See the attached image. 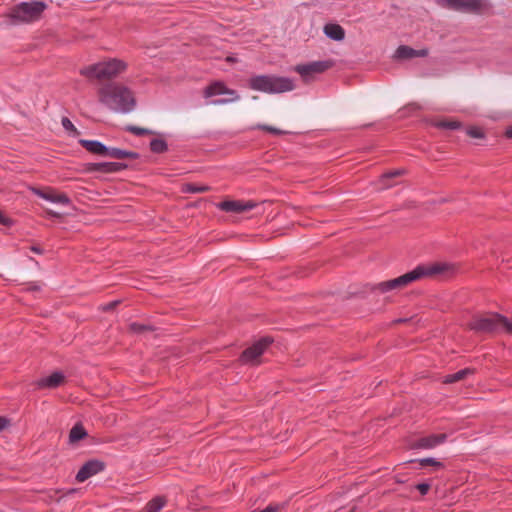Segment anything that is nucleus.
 <instances>
[{
  "instance_id": "2f4dec72",
  "label": "nucleus",
  "mask_w": 512,
  "mask_h": 512,
  "mask_svg": "<svg viewBox=\"0 0 512 512\" xmlns=\"http://www.w3.org/2000/svg\"><path fill=\"white\" fill-rule=\"evenodd\" d=\"M467 134L473 138H482L483 137V133L481 131V129L477 128V127H471L467 130Z\"/></svg>"
},
{
  "instance_id": "c9c22d12",
  "label": "nucleus",
  "mask_w": 512,
  "mask_h": 512,
  "mask_svg": "<svg viewBox=\"0 0 512 512\" xmlns=\"http://www.w3.org/2000/svg\"><path fill=\"white\" fill-rule=\"evenodd\" d=\"M0 224L9 226L11 224V220L4 216L2 212L0 211Z\"/></svg>"
},
{
  "instance_id": "412c9836",
  "label": "nucleus",
  "mask_w": 512,
  "mask_h": 512,
  "mask_svg": "<svg viewBox=\"0 0 512 512\" xmlns=\"http://www.w3.org/2000/svg\"><path fill=\"white\" fill-rule=\"evenodd\" d=\"M473 372H474V370L471 368H464V369L457 371L456 373L449 374V375L445 376L443 382L446 384L458 382V381L466 378L468 375L473 374Z\"/></svg>"
},
{
  "instance_id": "4468645a",
  "label": "nucleus",
  "mask_w": 512,
  "mask_h": 512,
  "mask_svg": "<svg viewBox=\"0 0 512 512\" xmlns=\"http://www.w3.org/2000/svg\"><path fill=\"white\" fill-rule=\"evenodd\" d=\"M65 379V375L61 371H55L51 375L42 377L36 381V386L40 389L43 388H57L59 387Z\"/></svg>"
},
{
  "instance_id": "cd10ccee",
  "label": "nucleus",
  "mask_w": 512,
  "mask_h": 512,
  "mask_svg": "<svg viewBox=\"0 0 512 512\" xmlns=\"http://www.w3.org/2000/svg\"><path fill=\"white\" fill-rule=\"evenodd\" d=\"M254 128L267 131V132H269L271 134H274V135L286 134V131H283V130H281L279 128H276V127H273V126H270V125H265V124H258Z\"/></svg>"
},
{
  "instance_id": "c756f323",
  "label": "nucleus",
  "mask_w": 512,
  "mask_h": 512,
  "mask_svg": "<svg viewBox=\"0 0 512 512\" xmlns=\"http://www.w3.org/2000/svg\"><path fill=\"white\" fill-rule=\"evenodd\" d=\"M127 130L130 131L131 133H133L134 135H137V136H142V135H145V134H152L153 133L149 129L141 128V127H137V126H129L127 128Z\"/></svg>"
},
{
  "instance_id": "b1692460",
  "label": "nucleus",
  "mask_w": 512,
  "mask_h": 512,
  "mask_svg": "<svg viewBox=\"0 0 512 512\" xmlns=\"http://www.w3.org/2000/svg\"><path fill=\"white\" fill-rule=\"evenodd\" d=\"M86 435H87V432L84 429V427L82 426V424L77 423L70 430L69 440L71 443H75V442H78V441L82 440L83 438H85Z\"/></svg>"
},
{
  "instance_id": "4be33fe9",
  "label": "nucleus",
  "mask_w": 512,
  "mask_h": 512,
  "mask_svg": "<svg viewBox=\"0 0 512 512\" xmlns=\"http://www.w3.org/2000/svg\"><path fill=\"white\" fill-rule=\"evenodd\" d=\"M402 174H404L403 169H395V170H392V171H389V172L383 174L379 179V188L380 189L389 188L391 186V184L388 182V180L398 177Z\"/></svg>"
},
{
  "instance_id": "e433bc0d",
  "label": "nucleus",
  "mask_w": 512,
  "mask_h": 512,
  "mask_svg": "<svg viewBox=\"0 0 512 512\" xmlns=\"http://www.w3.org/2000/svg\"><path fill=\"white\" fill-rule=\"evenodd\" d=\"M117 304V302H110L109 304H107L105 307H104V310H111L115 307V305Z\"/></svg>"
},
{
  "instance_id": "a878e982",
  "label": "nucleus",
  "mask_w": 512,
  "mask_h": 512,
  "mask_svg": "<svg viewBox=\"0 0 512 512\" xmlns=\"http://www.w3.org/2000/svg\"><path fill=\"white\" fill-rule=\"evenodd\" d=\"M129 328L132 332L134 333H137V334H142L146 331H151L152 330V327L149 326V325H145V324H141V323H137V322H133L129 325Z\"/></svg>"
},
{
  "instance_id": "5701e85b",
  "label": "nucleus",
  "mask_w": 512,
  "mask_h": 512,
  "mask_svg": "<svg viewBox=\"0 0 512 512\" xmlns=\"http://www.w3.org/2000/svg\"><path fill=\"white\" fill-rule=\"evenodd\" d=\"M165 499L163 497L157 496L150 500L143 509V512H160L161 509L165 506Z\"/></svg>"
},
{
  "instance_id": "393cba45",
  "label": "nucleus",
  "mask_w": 512,
  "mask_h": 512,
  "mask_svg": "<svg viewBox=\"0 0 512 512\" xmlns=\"http://www.w3.org/2000/svg\"><path fill=\"white\" fill-rule=\"evenodd\" d=\"M150 150L154 153H164L168 150L167 142L160 138L152 139L150 141Z\"/></svg>"
},
{
  "instance_id": "20e7f679",
  "label": "nucleus",
  "mask_w": 512,
  "mask_h": 512,
  "mask_svg": "<svg viewBox=\"0 0 512 512\" xmlns=\"http://www.w3.org/2000/svg\"><path fill=\"white\" fill-rule=\"evenodd\" d=\"M469 328L476 332L505 331L512 334V321L498 313L475 316L469 323Z\"/></svg>"
},
{
  "instance_id": "a211bd4d",
  "label": "nucleus",
  "mask_w": 512,
  "mask_h": 512,
  "mask_svg": "<svg viewBox=\"0 0 512 512\" xmlns=\"http://www.w3.org/2000/svg\"><path fill=\"white\" fill-rule=\"evenodd\" d=\"M79 143L87 151H89V152H91L93 154L105 156L106 152L108 151V146L104 145L102 142L97 141V140H85V139H82V140L79 141Z\"/></svg>"
},
{
  "instance_id": "bb28decb",
  "label": "nucleus",
  "mask_w": 512,
  "mask_h": 512,
  "mask_svg": "<svg viewBox=\"0 0 512 512\" xmlns=\"http://www.w3.org/2000/svg\"><path fill=\"white\" fill-rule=\"evenodd\" d=\"M210 187L206 185L187 184L185 191L189 193H203L209 191Z\"/></svg>"
},
{
  "instance_id": "423d86ee",
  "label": "nucleus",
  "mask_w": 512,
  "mask_h": 512,
  "mask_svg": "<svg viewBox=\"0 0 512 512\" xmlns=\"http://www.w3.org/2000/svg\"><path fill=\"white\" fill-rule=\"evenodd\" d=\"M126 68V64L117 59H111L107 62H100L81 69V74L93 79H109L115 77Z\"/></svg>"
},
{
  "instance_id": "ea45409f",
  "label": "nucleus",
  "mask_w": 512,
  "mask_h": 512,
  "mask_svg": "<svg viewBox=\"0 0 512 512\" xmlns=\"http://www.w3.org/2000/svg\"><path fill=\"white\" fill-rule=\"evenodd\" d=\"M39 289V286L36 285V284H33L29 287V290H38Z\"/></svg>"
},
{
  "instance_id": "6e6552de",
  "label": "nucleus",
  "mask_w": 512,
  "mask_h": 512,
  "mask_svg": "<svg viewBox=\"0 0 512 512\" xmlns=\"http://www.w3.org/2000/svg\"><path fill=\"white\" fill-rule=\"evenodd\" d=\"M441 6L461 12H478L485 6V0H438Z\"/></svg>"
},
{
  "instance_id": "72a5a7b5",
  "label": "nucleus",
  "mask_w": 512,
  "mask_h": 512,
  "mask_svg": "<svg viewBox=\"0 0 512 512\" xmlns=\"http://www.w3.org/2000/svg\"><path fill=\"white\" fill-rule=\"evenodd\" d=\"M62 125L65 130H75L73 123L66 117L62 119Z\"/></svg>"
},
{
  "instance_id": "ddd939ff",
  "label": "nucleus",
  "mask_w": 512,
  "mask_h": 512,
  "mask_svg": "<svg viewBox=\"0 0 512 512\" xmlns=\"http://www.w3.org/2000/svg\"><path fill=\"white\" fill-rule=\"evenodd\" d=\"M127 168L126 164L119 162H97L89 164V171L101 173H115Z\"/></svg>"
},
{
  "instance_id": "4c0bfd02",
  "label": "nucleus",
  "mask_w": 512,
  "mask_h": 512,
  "mask_svg": "<svg viewBox=\"0 0 512 512\" xmlns=\"http://www.w3.org/2000/svg\"><path fill=\"white\" fill-rule=\"evenodd\" d=\"M31 250H32L33 252L37 253V254H41V253H42L41 248H40V247H38V246H32V247H31Z\"/></svg>"
},
{
  "instance_id": "f257e3e1",
  "label": "nucleus",
  "mask_w": 512,
  "mask_h": 512,
  "mask_svg": "<svg viewBox=\"0 0 512 512\" xmlns=\"http://www.w3.org/2000/svg\"><path fill=\"white\" fill-rule=\"evenodd\" d=\"M101 103L117 113H130L136 106V100L132 91L126 86L111 83L102 87L99 91Z\"/></svg>"
},
{
  "instance_id": "c85d7f7f",
  "label": "nucleus",
  "mask_w": 512,
  "mask_h": 512,
  "mask_svg": "<svg viewBox=\"0 0 512 512\" xmlns=\"http://www.w3.org/2000/svg\"><path fill=\"white\" fill-rule=\"evenodd\" d=\"M437 126L449 130H456L460 127V123L457 121H441L437 124Z\"/></svg>"
},
{
  "instance_id": "2eb2a0df",
  "label": "nucleus",
  "mask_w": 512,
  "mask_h": 512,
  "mask_svg": "<svg viewBox=\"0 0 512 512\" xmlns=\"http://www.w3.org/2000/svg\"><path fill=\"white\" fill-rule=\"evenodd\" d=\"M446 440L445 434H439V435H429L426 437H422L415 443L416 448H422V449H432L439 444L443 443Z\"/></svg>"
},
{
  "instance_id": "39448f33",
  "label": "nucleus",
  "mask_w": 512,
  "mask_h": 512,
  "mask_svg": "<svg viewBox=\"0 0 512 512\" xmlns=\"http://www.w3.org/2000/svg\"><path fill=\"white\" fill-rule=\"evenodd\" d=\"M46 7L42 1L21 2L9 10L8 18L12 24L33 22L41 17Z\"/></svg>"
},
{
  "instance_id": "0eeeda50",
  "label": "nucleus",
  "mask_w": 512,
  "mask_h": 512,
  "mask_svg": "<svg viewBox=\"0 0 512 512\" xmlns=\"http://www.w3.org/2000/svg\"><path fill=\"white\" fill-rule=\"evenodd\" d=\"M215 96H223L222 98L212 99L208 102L210 105H226L237 102L240 95L236 90L228 88L223 82L215 81L207 86L204 90L205 98H212Z\"/></svg>"
},
{
  "instance_id": "58836bf2",
  "label": "nucleus",
  "mask_w": 512,
  "mask_h": 512,
  "mask_svg": "<svg viewBox=\"0 0 512 512\" xmlns=\"http://www.w3.org/2000/svg\"><path fill=\"white\" fill-rule=\"evenodd\" d=\"M506 136H507L508 138H512V128H508V129L506 130Z\"/></svg>"
},
{
  "instance_id": "dca6fc26",
  "label": "nucleus",
  "mask_w": 512,
  "mask_h": 512,
  "mask_svg": "<svg viewBox=\"0 0 512 512\" xmlns=\"http://www.w3.org/2000/svg\"><path fill=\"white\" fill-rule=\"evenodd\" d=\"M35 194L38 195L40 198L45 199L51 203L61 204L64 206H67L70 204V199L65 194H57L54 192H44L41 190H36Z\"/></svg>"
},
{
  "instance_id": "9d476101",
  "label": "nucleus",
  "mask_w": 512,
  "mask_h": 512,
  "mask_svg": "<svg viewBox=\"0 0 512 512\" xmlns=\"http://www.w3.org/2000/svg\"><path fill=\"white\" fill-rule=\"evenodd\" d=\"M329 67L330 64L327 61H316L308 64L297 65L295 67V71L299 73L305 81H307L312 75L322 73Z\"/></svg>"
},
{
  "instance_id": "f8f14e48",
  "label": "nucleus",
  "mask_w": 512,
  "mask_h": 512,
  "mask_svg": "<svg viewBox=\"0 0 512 512\" xmlns=\"http://www.w3.org/2000/svg\"><path fill=\"white\" fill-rule=\"evenodd\" d=\"M256 203L253 201L229 200L219 204V208L225 212H244L253 209Z\"/></svg>"
},
{
  "instance_id": "1a4fd4ad",
  "label": "nucleus",
  "mask_w": 512,
  "mask_h": 512,
  "mask_svg": "<svg viewBox=\"0 0 512 512\" xmlns=\"http://www.w3.org/2000/svg\"><path fill=\"white\" fill-rule=\"evenodd\" d=\"M270 343L271 340L267 337L257 341L243 351L241 361L246 364H257L258 358L264 353Z\"/></svg>"
},
{
  "instance_id": "f3484780",
  "label": "nucleus",
  "mask_w": 512,
  "mask_h": 512,
  "mask_svg": "<svg viewBox=\"0 0 512 512\" xmlns=\"http://www.w3.org/2000/svg\"><path fill=\"white\" fill-rule=\"evenodd\" d=\"M427 55V50H415L411 47L401 45L395 52V57L398 59H411L414 57H423Z\"/></svg>"
},
{
  "instance_id": "9b49d317",
  "label": "nucleus",
  "mask_w": 512,
  "mask_h": 512,
  "mask_svg": "<svg viewBox=\"0 0 512 512\" xmlns=\"http://www.w3.org/2000/svg\"><path fill=\"white\" fill-rule=\"evenodd\" d=\"M104 470V463L99 460L87 461L77 472L76 480L78 482H84L90 477L98 474Z\"/></svg>"
},
{
  "instance_id": "473e14b6",
  "label": "nucleus",
  "mask_w": 512,
  "mask_h": 512,
  "mask_svg": "<svg viewBox=\"0 0 512 512\" xmlns=\"http://www.w3.org/2000/svg\"><path fill=\"white\" fill-rule=\"evenodd\" d=\"M416 488L422 495H426L430 489V485L428 483H420Z\"/></svg>"
},
{
  "instance_id": "7c9ffc66",
  "label": "nucleus",
  "mask_w": 512,
  "mask_h": 512,
  "mask_svg": "<svg viewBox=\"0 0 512 512\" xmlns=\"http://www.w3.org/2000/svg\"><path fill=\"white\" fill-rule=\"evenodd\" d=\"M420 465L421 466L431 465V466H435V467H442V463L437 461L435 458H432V457L421 459L420 460Z\"/></svg>"
},
{
  "instance_id": "f704fd0d",
  "label": "nucleus",
  "mask_w": 512,
  "mask_h": 512,
  "mask_svg": "<svg viewBox=\"0 0 512 512\" xmlns=\"http://www.w3.org/2000/svg\"><path fill=\"white\" fill-rule=\"evenodd\" d=\"M10 421L6 417L0 416V431L5 429L9 425Z\"/></svg>"
},
{
  "instance_id": "6ab92c4d",
  "label": "nucleus",
  "mask_w": 512,
  "mask_h": 512,
  "mask_svg": "<svg viewBox=\"0 0 512 512\" xmlns=\"http://www.w3.org/2000/svg\"><path fill=\"white\" fill-rule=\"evenodd\" d=\"M107 157L114 158V159H125V158H131V159H137L139 158V154L137 152L124 150L120 148L115 147H108V151L106 152Z\"/></svg>"
},
{
  "instance_id": "f03ea898",
  "label": "nucleus",
  "mask_w": 512,
  "mask_h": 512,
  "mask_svg": "<svg viewBox=\"0 0 512 512\" xmlns=\"http://www.w3.org/2000/svg\"><path fill=\"white\" fill-rule=\"evenodd\" d=\"M446 269L447 265L442 263L419 265L412 271H409L397 278L378 283L375 286V290H378L381 293H386L392 290H398L422 277L441 274Z\"/></svg>"
},
{
  "instance_id": "7ed1b4c3",
  "label": "nucleus",
  "mask_w": 512,
  "mask_h": 512,
  "mask_svg": "<svg viewBox=\"0 0 512 512\" xmlns=\"http://www.w3.org/2000/svg\"><path fill=\"white\" fill-rule=\"evenodd\" d=\"M250 89L267 94L289 92L295 89L293 79L276 75H255L248 80Z\"/></svg>"
},
{
  "instance_id": "aec40b11",
  "label": "nucleus",
  "mask_w": 512,
  "mask_h": 512,
  "mask_svg": "<svg viewBox=\"0 0 512 512\" xmlns=\"http://www.w3.org/2000/svg\"><path fill=\"white\" fill-rule=\"evenodd\" d=\"M324 33L328 38L335 41H341L345 37L344 29L340 25L334 23L326 24L324 26Z\"/></svg>"
}]
</instances>
